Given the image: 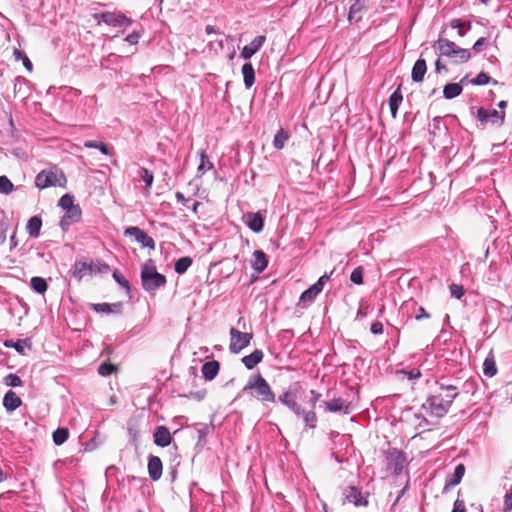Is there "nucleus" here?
I'll use <instances>...</instances> for the list:
<instances>
[{"instance_id": "obj_1", "label": "nucleus", "mask_w": 512, "mask_h": 512, "mask_svg": "<svg viewBox=\"0 0 512 512\" xmlns=\"http://www.w3.org/2000/svg\"><path fill=\"white\" fill-rule=\"evenodd\" d=\"M302 386L299 383H294L289 386L282 394L279 395L278 401L286 406L296 417L301 418L305 425L314 429L317 425V415L315 413L316 403L320 400L321 394L315 390H310L309 405L310 409L305 410L299 403L298 399L301 398L303 393Z\"/></svg>"}, {"instance_id": "obj_2", "label": "nucleus", "mask_w": 512, "mask_h": 512, "mask_svg": "<svg viewBox=\"0 0 512 512\" xmlns=\"http://www.w3.org/2000/svg\"><path fill=\"white\" fill-rule=\"evenodd\" d=\"M436 385V390L427 397L423 408L426 409L430 415L442 418L449 412L459 392L457 387L451 384L437 381Z\"/></svg>"}, {"instance_id": "obj_3", "label": "nucleus", "mask_w": 512, "mask_h": 512, "mask_svg": "<svg viewBox=\"0 0 512 512\" xmlns=\"http://www.w3.org/2000/svg\"><path fill=\"white\" fill-rule=\"evenodd\" d=\"M242 393L249 394L262 403H275L276 395L266 379L260 374L251 375L242 389Z\"/></svg>"}, {"instance_id": "obj_4", "label": "nucleus", "mask_w": 512, "mask_h": 512, "mask_svg": "<svg viewBox=\"0 0 512 512\" xmlns=\"http://www.w3.org/2000/svg\"><path fill=\"white\" fill-rule=\"evenodd\" d=\"M142 288L150 294H154L159 288L167 283L165 275L157 271L155 261L148 259L141 267Z\"/></svg>"}, {"instance_id": "obj_5", "label": "nucleus", "mask_w": 512, "mask_h": 512, "mask_svg": "<svg viewBox=\"0 0 512 512\" xmlns=\"http://www.w3.org/2000/svg\"><path fill=\"white\" fill-rule=\"evenodd\" d=\"M35 186L40 189L49 187H65L67 178L58 166L53 165L49 168L41 170L35 177Z\"/></svg>"}, {"instance_id": "obj_6", "label": "nucleus", "mask_w": 512, "mask_h": 512, "mask_svg": "<svg viewBox=\"0 0 512 512\" xmlns=\"http://www.w3.org/2000/svg\"><path fill=\"white\" fill-rule=\"evenodd\" d=\"M384 457L387 470L396 476L400 475L406 462L405 454L397 448H389L384 452Z\"/></svg>"}, {"instance_id": "obj_7", "label": "nucleus", "mask_w": 512, "mask_h": 512, "mask_svg": "<svg viewBox=\"0 0 512 512\" xmlns=\"http://www.w3.org/2000/svg\"><path fill=\"white\" fill-rule=\"evenodd\" d=\"M229 351L232 354H239L244 348L250 345L253 339L252 333L241 332L236 328L230 329Z\"/></svg>"}, {"instance_id": "obj_8", "label": "nucleus", "mask_w": 512, "mask_h": 512, "mask_svg": "<svg viewBox=\"0 0 512 512\" xmlns=\"http://www.w3.org/2000/svg\"><path fill=\"white\" fill-rule=\"evenodd\" d=\"M477 120L482 125L490 124L492 126L500 127L505 121V112L496 109H486L479 107L476 114Z\"/></svg>"}, {"instance_id": "obj_9", "label": "nucleus", "mask_w": 512, "mask_h": 512, "mask_svg": "<svg viewBox=\"0 0 512 512\" xmlns=\"http://www.w3.org/2000/svg\"><path fill=\"white\" fill-rule=\"evenodd\" d=\"M99 18V22H103L109 26L113 27H127L133 23L131 18H128L123 13H115V12H102L99 15H96Z\"/></svg>"}, {"instance_id": "obj_10", "label": "nucleus", "mask_w": 512, "mask_h": 512, "mask_svg": "<svg viewBox=\"0 0 512 512\" xmlns=\"http://www.w3.org/2000/svg\"><path fill=\"white\" fill-rule=\"evenodd\" d=\"M124 235L134 237L135 241L144 248L155 249V241L153 238L138 226L127 227L124 231Z\"/></svg>"}, {"instance_id": "obj_11", "label": "nucleus", "mask_w": 512, "mask_h": 512, "mask_svg": "<svg viewBox=\"0 0 512 512\" xmlns=\"http://www.w3.org/2000/svg\"><path fill=\"white\" fill-rule=\"evenodd\" d=\"M82 210L79 205H76L70 209L65 210L64 215L60 220V227L63 231L68 230V228L79 222L81 220Z\"/></svg>"}, {"instance_id": "obj_12", "label": "nucleus", "mask_w": 512, "mask_h": 512, "mask_svg": "<svg viewBox=\"0 0 512 512\" xmlns=\"http://www.w3.org/2000/svg\"><path fill=\"white\" fill-rule=\"evenodd\" d=\"M321 405L324 406L326 412H341L345 415L351 412L350 403H347L342 398H333L331 401H322Z\"/></svg>"}, {"instance_id": "obj_13", "label": "nucleus", "mask_w": 512, "mask_h": 512, "mask_svg": "<svg viewBox=\"0 0 512 512\" xmlns=\"http://www.w3.org/2000/svg\"><path fill=\"white\" fill-rule=\"evenodd\" d=\"M465 471V465L462 463L458 464L455 467L454 472L447 475L442 493H448L452 487L458 485L462 481Z\"/></svg>"}, {"instance_id": "obj_14", "label": "nucleus", "mask_w": 512, "mask_h": 512, "mask_svg": "<svg viewBox=\"0 0 512 512\" xmlns=\"http://www.w3.org/2000/svg\"><path fill=\"white\" fill-rule=\"evenodd\" d=\"M243 221L250 230L259 233L264 228V218L259 212H248L243 215Z\"/></svg>"}, {"instance_id": "obj_15", "label": "nucleus", "mask_w": 512, "mask_h": 512, "mask_svg": "<svg viewBox=\"0 0 512 512\" xmlns=\"http://www.w3.org/2000/svg\"><path fill=\"white\" fill-rule=\"evenodd\" d=\"M172 436L169 429L164 426H157L153 433V441L156 446L167 447L172 443Z\"/></svg>"}, {"instance_id": "obj_16", "label": "nucleus", "mask_w": 512, "mask_h": 512, "mask_svg": "<svg viewBox=\"0 0 512 512\" xmlns=\"http://www.w3.org/2000/svg\"><path fill=\"white\" fill-rule=\"evenodd\" d=\"M265 41L266 37L264 35H259L255 37L248 45H245L243 47L240 56L245 60L250 59L254 54H256L261 49Z\"/></svg>"}, {"instance_id": "obj_17", "label": "nucleus", "mask_w": 512, "mask_h": 512, "mask_svg": "<svg viewBox=\"0 0 512 512\" xmlns=\"http://www.w3.org/2000/svg\"><path fill=\"white\" fill-rule=\"evenodd\" d=\"M345 498L348 502L353 503L355 506H364L368 505V500L363 496L361 491L355 486H349L345 490Z\"/></svg>"}, {"instance_id": "obj_18", "label": "nucleus", "mask_w": 512, "mask_h": 512, "mask_svg": "<svg viewBox=\"0 0 512 512\" xmlns=\"http://www.w3.org/2000/svg\"><path fill=\"white\" fill-rule=\"evenodd\" d=\"M163 465L158 456L150 455L148 457V473L153 481H157L162 476Z\"/></svg>"}, {"instance_id": "obj_19", "label": "nucleus", "mask_w": 512, "mask_h": 512, "mask_svg": "<svg viewBox=\"0 0 512 512\" xmlns=\"http://www.w3.org/2000/svg\"><path fill=\"white\" fill-rule=\"evenodd\" d=\"M22 405L21 398L12 390L5 393L3 397V407L8 413L15 411Z\"/></svg>"}, {"instance_id": "obj_20", "label": "nucleus", "mask_w": 512, "mask_h": 512, "mask_svg": "<svg viewBox=\"0 0 512 512\" xmlns=\"http://www.w3.org/2000/svg\"><path fill=\"white\" fill-rule=\"evenodd\" d=\"M433 47L441 56L450 57L457 45L446 38H439Z\"/></svg>"}, {"instance_id": "obj_21", "label": "nucleus", "mask_w": 512, "mask_h": 512, "mask_svg": "<svg viewBox=\"0 0 512 512\" xmlns=\"http://www.w3.org/2000/svg\"><path fill=\"white\" fill-rule=\"evenodd\" d=\"M94 262L76 261L73 266V276L80 281L85 275L93 273Z\"/></svg>"}, {"instance_id": "obj_22", "label": "nucleus", "mask_w": 512, "mask_h": 512, "mask_svg": "<svg viewBox=\"0 0 512 512\" xmlns=\"http://www.w3.org/2000/svg\"><path fill=\"white\" fill-rule=\"evenodd\" d=\"M351 5L348 13V20L359 21L361 16L359 15L363 10L367 9L368 0H350Z\"/></svg>"}, {"instance_id": "obj_23", "label": "nucleus", "mask_w": 512, "mask_h": 512, "mask_svg": "<svg viewBox=\"0 0 512 512\" xmlns=\"http://www.w3.org/2000/svg\"><path fill=\"white\" fill-rule=\"evenodd\" d=\"M268 265L267 255L262 250H255L253 253L252 268L257 273H262Z\"/></svg>"}, {"instance_id": "obj_24", "label": "nucleus", "mask_w": 512, "mask_h": 512, "mask_svg": "<svg viewBox=\"0 0 512 512\" xmlns=\"http://www.w3.org/2000/svg\"><path fill=\"white\" fill-rule=\"evenodd\" d=\"M220 364L216 360L208 361L202 365L201 372L205 380H213L219 373Z\"/></svg>"}, {"instance_id": "obj_25", "label": "nucleus", "mask_w": 512, "mask_h": 512, "mask_svg": "<svg viewBox=\"0 0 512 512\" xmlns=\"http://www.w3.org/2000/svg\"><path fill=\"white\" fill-rule=\"evenodd\" d=\"M264 358V353L260 349L254 350L251 354L244 356L241 361L244 366L252 370L254 369L260 362H262Z\"/></svg>"}, {"instance_id": "obj_26", "label": "nucleus", "mask_w": 512, "mask_h": 512, "mask_svg": "<svg viewBox=\"0 0 512 512\" xmlns=\"http://www.w3.org/2000/svg\"><path fill=\"white\" fill-rule=\"evenodd\" d=\"M427 71L426 61L419 58L415 63L411 71V78L413 82H422Z\"/></svg>"}, {"instance_id": "obj_27", "label": "nucleus", "mask_w": 512, "mask_h": 512, "mask_svg": "<svg viewBox=\"0 0 512 512\" xmlns=\"http://www.w3.org/2000/svg\"><path fill=\"white\" fill-rule=\"evenodd\" d=\"M123 304L121 302H116L113 304L109 303H97L92 304V308L97 313H104V314H110V313H121Z\"/></svg>"}, {"instance_id": "obj_28", "label": "nucleus", "mask_w": 512, "mask_h": 512, "mask_svg": "<svg viewBox=\"0 0 512 512\" xmlns=\"http://www.w3.org/2000/svg\"><path fill=\"white\" fill-rule=\"evenodd\" d=\"M429 132L433 137H440L441 135H446L448 133V127L443 122L440 116H436L432 120V124L430 125Z\"/></svg>"}, {"instance_id": "obj_29", "label": "nucleus", "mask_w": 512, "mask_h": 512, "mask_svg": "<svg viewBox=\"0 0 512 512\" xmlns=\"http://www.w3.org/2000/svg\"><path fill=\"white\" fill-rule=\"evenodd\" d=\"M400 87L401 86H398V88L389 97V108L393 118H396L399 106L403 101V95L401 93Z\"/></svg>"}, {"instance_id": "obj_30", "label": "nucleus", "mask_w": 512, "mask_h": 512, "mask_svg": "<svg viewBox=\"0 0 512 512\" xmlns=\"http://www.w3.org/2000/svg\"><path fill=\"white\" fill-rule=\"evenodd\" d=\"M42 227V219L40 216L31 217L26 225V230L28 235L31 238H37L40 235V230Z\"/></svg>"}, {"instance_id": "obj_31", "label": "nucleus", "mask_w": 512, "mask_h": 512, "mask_svg": "<svg viewBox=\"0 0 512 512\" xmlns=\"http://www.w3.org/2000/svg\"><path fill=\"white\" fill-rule=\"evenodd\" d=\"M244 85L247 89L251 88L255 83V70L250 62L243 64L241 69Z\"/></svg>"}, {"instance_id": "obj_32", "label": "nucleus", "mask_w": 512, "mask_h": 512, "mask_svg": "<svg viewBox=\"0 0 512 512\" xmlns=\"http://www.w3.org/2000/svg\"><path fill=\"white\" fill-rule=\"evenodd\" d=\"M4 346L7 348H14L20 354H25V348H30L31 343L29 339H19L17 341L10 339L4 342Z\"/></svg>"}, {"instance_id": "obj_33", "label": "nucleus", "mask_w": 512, "mask_h": 512, "mask_svg": "<svg viewBox=\"0 0 512 512\" xmlns=\"http://www.w3.org/2000/svg\"><path fill=\"white\" fill-rule=\"evenodd\" d=\"M462 85L459 83H449L443 88V96L446 99H453L462 93Z\"/></svg>"}, {"instance_id": "obj_34", "label": "nucleus", "mask_w": 512, "mask_h": 512, "mask_svg": "<svg viewBox=\"0 0 512 512\" xmlns=\"http://www.w3.org/2000/svg\"><path fill=\"white\" fill-rule=\"evenodd\" d=\"M320 292H322V290L314 283L311 287L302 292L300 301L304 303H312Z\"/></svg>"}, {"instance_id": "obj_35", "label": "nucleus", "mask_w": 512, "mask_h": 512, "mask_svg": "<svg viewBox=\"0 0 512 512\" xmlns=\"http://www.w3.org/2000/svg\"><path fill=\"white\" fill-rule=\"evenodd\" d=\"M30 286L32 290L38 294H44L48 288L46 280L39 276H34L31 278Z\"/></svg>"}, {"instance_id": "obj_36", "label": "nucleus", "mask_w": 512, "mask_h": 512, "mask_svg": "<svg viewBox=\"0 0 512 512\" xmlns=\"http://www.w3.org/2000/svg\"><path fill=\"white\" fill-rule=\"evenodd\" d=\"M193 260L189 256L179 258L174 264V270L178 274H184L192 265Z\"/></svg>"}, {"instance_id": "obj_37", "label": "nucleus", "mask_w": 512, "mask_h": 512, "mask_svg": "<svg viewBox=\"0 0 512 512\" xmlns=\"http://www.w3.org/2000/svg\"><path fill=\"white\" fill-rule=\"evenodd\" d=\"M470 83L472 85L476 86H483L489 83H492L493 85H497L498 81L491 78L487 73L480 72L475 78L470 80Z\"/></svg>"}, {"instance_id": "obj_38", "label": "nucleus", "mask_w": 512, "mask_h": 512, "mask_svg": "<svg viewBox=\"0 0 512 512\" xmlns=\"http://www.w3.org/2000/svg\"><path fill=\"white\" fill-rule=\"evenodd\" d=\"M483 373L486 377H493L497 374V367L493 357H486L483 363Z\"/></svg>"}, {"instance_id": "obj_39", "label": "nucleus", "mask_w": 512, "mask_h": 512, "mask_svg": "<svg viewBox=\"0 0 512 512\" xmlns=\"http://www.w3.org/2000/svg\"><path fill=\"white\" fill-rule=\"evenodd\" d=\"M68 437H69V430L67 428H64V427L57 428L53 432V435H52L53 442L57 446H60L64 442H66Z\"/></svg>"}, {"instance_id": "obj_40", "label": "nucleus", "mask_w": 512, "mask_h": 512, "mask_svg": "<svg viewBox=\"0 0 512 512\" xmlns=\"http://www.w3.org/2000/svg\"><path fill=\"white\" fill-rule=\"evenodd\" d=\"M449 58H454L461 63L467 62L471 58L470 50L457 46Z\"/></svg>"}, {"instance_id": "obj_41", "label": "nucleus", "mask_w": 512, "mask_h": 512, "mask_svg": "<svg viewBox=\"0 0 512 512\" xmlns=\"http://www.w3.org/2000/svg\"><path fill=\"white\" fill-rule=\"evenodd\" d=\"M199 156L200 164L198 166L197 171L200 175H203L206 171L213 168V164L209 161L208 156L204 150H201L199 152Z\"/></svg>"}, {"instance_id": "obj_42", "label": "nucleus", "mask_w": 512, "mask_h": 512, "mask_svg": "<svg viewBox=\"0 0 512 512\" xmlns=\"http://www.w3.org/2000/svg\"><path fill=\"white\" fill-rule=\"evenodd\" d=\"M289 139V135L283 129H280L273 139V146L277 150H281L285 146V142Z\"/></svg>"}, {"instance_id": "obj_43", "label": "nucleus", "mask_w": 512, "mask_h": 512, "mask_svg": "<svg viewBox=\"0 0 512 512\" xmlns=\"http://www.w3.org/2000/svg\"><path fill=\"white\" fill-rule=\"evenodd\" d=\"M138 176L146 184V188L150 189L154 181V175L152 171L145 167H141L138 171Z\"/></svg>"}, {"instance_id": "obj_44", "label": "nucleus", "mask_w": 512, "mask_h": 512, "mask_svg": "<svg viewBox=\"0 0 512 512\" xmlns=\"http://www.w3.org/2000/svg\"><path fill=\"white\" fill-rule=\"evenodd\" d=\"M3 383L9 387H20L23 385V381L21 380V378L14 373L7 374L3 378Z\"/></svg>"}, {"instance_id": "obj_45", "label": "nucleus", "mask_w": 512, "mask_h": 512, "mask_svg": "<svg viewBox=\"0 0 512 512\" xmlns=\"http://www.w3.org/2000/svg\"><path fill=\"white\" fill-rule=\"evenodd\" d=\"M14 190V185L11 180L3 175L0 176V193L8 195Z\"/></svg>"}, {"instance_id": "obj_46", "label": "nucleus", "mask_w": 512, "mask_h": 512, "mask_svg": "<svg viewBox=\"0 0 512 512\" xmlns=\"http://www.w3.org/2000/svg\"><path fill=\"white\" fill-rule=\"evenodd\" d=\"M13 55L15 57L16 60H20L21 59V62H23V65L24 67L29 71L31 72L32 69H33V65H32V62L30 61V59L27 57V55L25 53H23L21 50L19 49H14V52H13Z\"/></svg>"}, {"instance_id": "obj_47", "label": "nucleus", "mask_w": 512, "mask_h": 512, "mask_svg": "<svg viewBox=\"0 0 512 512\" xmlns=\"http://www.w3.org/2000/svg\"><path fill=\"white\" fill-rule=\"evenodd\" d=\"M58 205L63 209V210H67V209H70L74 206H76L77 204H74V196L71 195V194H64L60 199H59V202H58Z\"/></svg>"}, {"instance_id": "obj_48", "label": "nucleus", "mask_w": 512, "mask_h": 512, "mask_svg": "<svg viewBox=\"0 0 512 512\" xmlns=\"http://www.w3.org/2000/svg\"><path fill=\"white\" fill-rule=\"evenodd\" d=\"M127 430L130 436V442L136 446L139 438V429L136 423L129 422Z\"/></svg>"}, {"instance_id": "obj_49", "label": "nucleus", "mask_w": 512, "mask_h": 512, "mask_svg": "<svg viewBox=\"0 0 512 512\" xmlns=\"http://www.w3.org/2000/svg\"><path fill=\"white\" fill-rule=\"evenodd\" d=\"M363 271L362 266L356 267L350 275V280L356 285L363 284Z\"/></svg>"}, {"instance_id": "obj_50", "label": "nucleus", "mask_w": 512, "mask_h": 512, "mask_svg": "<svg viewBox=\"0 0 512 512\" xmlns=\"http://www.w3.org/2000/svg\"><path fill=\"white\" fill-rule=\"evenodd\" d=\"M113 279L122 287L126 290V292H130V284H129V281L123 276L121 275L117 270H115L113 272Z\"/></svg>"}, {"instance_id": "obj_51", "label": "nucleus", "mask_w": 512, "mask_h": 512, "mask_svg": "<svg viewBox=\"0 0 512 512\" xmlns=\"http://www.w3.org/2000/svg\"><path fill=\"white\" fill-rule=\"evenodd\" d=\"M449 289L451 296L456 299H461V297L464 295V288L462 285L453 283L449 286Z\"/></svg>"}, {"instance_id": "obj_52", "label": "nucleus", "mask_w": 512, "mask_h": 512, "mask_svg": "<svg viewBox=\"0 0 512 512\" xmlns=\"http://www.w3.org/2000/svg\"><path fill=\"white\" fill-rule=\"evenodd\" d=\"M115 370V367L110 363H102L98 368V373L101 376H109Z\"/></svg>"}, {"instance_id": "obj_53", "label": "nucleus", "mask_w": 512, "mask_h": 512, "mask_svg": "<svg viewBox=\"0 0 512 512\" xmlns=\"http://www.w3.org/2000/svg\"><path fill=\"white\" fill-rule=\"evenodd\" d=\"M512 510V485L509 491L504 496L503 511L510 512Z\"/></svg>"}, {"instance_id": "obj_54", "label": "nucleus", "mask_w": 512, "mask_h": 512, "mask_svg": "<svg viewBox=\"0 0 512 512\" xmlns=\"http://www.w3.org/2000/svg\"><path fill=\"white\" fill-rule=\"evenodd\" d=\"M110 270V266L102 261L94 263L93 273H107Z\"/></svg>"}, {"instance_id": "obj_55", "label": "nucleus", "mask_w": 512, "mask_h": 512, "mask_svg": "<svg viewBox=\"0 0 512 512\" xmlns=\"http://www.w3.org/2000/svg\"><path fill=\"white\" fill-rule=\"evenodd\" d=\"M400 373H403L409 380H415L421 376V372L417 368L411 369L409 371L401 370Z\"/></svg>"}, {"instance_id": "obj_56", "label": "nucleus", "mask_w": 512, "mask_h": 512, "mask_svg": "<svg viewBox=\"0 0 512 512\" xmlns=\"http://www.w3.org/2000/svg\"><path fill=\"white\" fill-rule=\"evenodd\" d=\"M487 45V39L485 37H481L479 38L473 45V50L476 52V53H479L481 51H483V49L485 48V46Z\"/></svg>"}, {"instance_id": "obj_57", "label": "nucleus", "mask_w": 512, "mask_h": 512, "mask_svg": "<svg viewBox=\"0 0 512 512\" xmlns=\"http://www.w3.org/2000/svg\"><path fill=\"white\" fill-rule=\"evenodd\" d=\"M452 512H467L464 500L457 498L453 504Z\"/></svg>"}, {"instance_id": "obj_58", "label": "nucleus", "mask_w": 512, "mask_h": 512, "mask_svg": "<svg viewBox=\"0 0 512 512\" xmlns=\"http://www.w3.org/2000/svg\"><path fill=\"white\" fill-rule=\"evenodd\" d=\"M450 25H451L452 28L458 29V34L460 36H464L465 35V32L463 31L464 23L460 19H453V20H451Z\"/></svg>"}, {"instance_id": "obj_59", "label": "nucleus", "mask_w": 512, "mask_h": 512, "mask_svg": "<svg viewBox=\"0 0 512 512\" xmlns=\"http://www.w3.org/2000/svg\"><path fill=\"white\" fill-rule=\"evenodd\" d=\"M140 37H141V34L137 31H134L126 36L125 41L132 45L137 44Z\"/></svg>"}, {"instance_id": "obj_60", "label": "nucleus", "mask_w": 512, "mask_h": 512, "mask_svg": "<svg viewBox=\"0 0 512 512\" xmlns=\"http://www.w3.org/2000/svg\"><path fill=\"white\" fill-rule=\"evenodd\" d=\"M370 331L374 335H380L383 333V324L380 321L372 323Z\"/></svg>"}, {"instance_id": "obj_61", "label": "nucleus", "mask_w": 512, "mask_h": 512, "mask_svg": "<svg viewBox=\"0 0 512 512\" xmlns=\"http://www.w3.org/2000/svg\"><path fill=\"white\" fill-rule=\"evenodd\" d=\"M209 427L208 426H204L200 429L197 430V433H198V443H201L205 440L207 434L209 433Z\"/></svg>"}, {"instance_id": "obj_62", "label": "nucleus", "mask_w": 512, "mask_h": 512, "mask_svg": "<svg viewBox=\"0 0 512 512\" xmlns=\"http://www.w3.org/2000/svg\"><path fill=\"white\" fill-rule=\"evenodd\" d=\"M430 314L426 312V310L423 307L418 308V312L415 316L416 320L426 319L429 318Z\"/></svg>"}, {"instance_id": "obj_63", "label": "nucleus", "mask_w": 512, "mask_h": 512, "mask_svg": "<svg viewBox=\"0 0 512 512\" xmlns=\"http://www.w3.org/2000/svg\"><path fill=\"white\" fill-rule=\"evenodd\" d=\"M330 279V276L327 274L322 275L318 281L315 283L321 290H323L325 283Z\"/></svg>"}, {"instance_id": "obj_64", "label": "nucleus", "mask_w": 512, "mask_h": 512, "mask_svg": "<svg viewBox=\"0 0 512 512\" xmlns=\"http://www.w3.org/2000/svg\"><path fill=\"white\" fill-rule=\"evenodd\" d=\"M330 279V276L327 274L322 275L318 281L315 283L321 290H323L325 283Z\"/></svg>"}]
</instances>
